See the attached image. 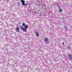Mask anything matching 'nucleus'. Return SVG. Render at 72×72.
<instances>
[{"instance_id":"9d476101","label":"nucleus","mask_w":72,"mask_h":72,"mask_svg":"<svg viewBox=\"0 0 72 72\" xmlns=\"http://www.w3.org/2000/svg\"><path fill=\"white\" fill-rule=\"evenodd\" d=\"M68 49H71V47H70L69 46H68Z\"/></svg>"},{"instance_id":"1a4fd4ad","label":"nucleus","mask_w":72,"mask_h":72,"mask_svg":"<svg viewBox=\"0 0 72 72\" xmlns=\"http://www.w3.org/2000/svg\"><path fill=\"white\" fill-rule=\"evenodd\" d=\"M25 28H28V25H26L25 26Z\"/></svg>"},{"instance_id":"f8f14e48","label":"nucleus","mask_w":72,"mask_h":72,"mask_svg":"<svg viewBox=\"0 0 72 72\" xmlns=\"http://www.w3.org/2000/svg\"><path fill=\"white\" fill-rule=\"evenodd\" d=\"M1 22L0 21V23H1Z\"/></svg>"},{"instance_id":"39448f33","label":"nucleus","mask_w":72,"mask_h":72,"mask_svg":"<svg viewBox=\"0 0 72 72\" xmlns=\"http://www.w3.org/2000/svg\"><path fill=\"white\" fill-rule=\"evenodd\" d=\"M36 35L37 36V37H39V34L38 33V32H37L36 33Z\"/></svg>"},{"instance_id":"7ed1b4c3","label":"nucleus","mask_w":72,"mask_h":72,"mask_svg":"<svg viewBox=\"0 0 72 72\" xmlns=\"http://www.w3.org/2000/svg\"><path fill=\"white\" fill-rule=\"evenodd\" d=\"M21 30H23L24 32H26L27 31V30H26V29L23 28V26H21Z\"/></svg>"},{"instance_id":"f03ea898","label":"nucleus","mask_w":72,"mask_h":72,"mask_svg":"<svg viewBox=\"0 0 72 72\" xmlns=\"http://www.w3.org/2000/svg\"><path fill=\"white\" fill-rule=\"evenodd\" d=\"M44 41L46 42H48V41L49 40V39L46 37H44Z\"/></svg>"},{"instance_id":"6e6552de","label":"nucleus","mask_w":72,"mask_h":72,"mask_svg":"<svg viewBox=\"0 0 72 72\" xmlns=\"http://www.w3.org/2000/svg\"><path fill=\"white\" fill-rule=\"evenodd\" d=\"M59 11L60 12H62V9H59Z\"/></svg>"},{"instance_id":"423d86ee","label":"nucleus","mask_w":72,"mask_h":72,"mask_svg":"<svg viewBox=\"0 0 72 72\" xmlns=\"http://www.w3.org/2000/svg\"><path fill=\"white\" fill-rule=\"evenodd\" d=\"M16 30L17 32H19V28H17Z\"/></svg>"},{"instance_id":"20e7f679","label":"nucleus","mask_w":72,"mask_h":72,"mask_svg":"<svg viewBox=\"0 0 72 72\" xmlns=\"http://www.w3.org/2000/svg\"><path fill=\"white\" fill-rule=\"evenodd\" d=\"M69 58H70V59L71 60H72V55H68Z\"/></svg>"},{"instance_id":"0eeeda50","label":"nucleus","mask_w":72,"mask_h":72,"mask_svg":"<svg viewBox=\"0 0 72 72\" xmlns=\"http://www.w3.org/2000/svg\"><path fill=\"white\" fill-rule=\"evenodd\" d=\"M22 26H26V24H25V23H23L22 24Z\"/></svg>"},{"instance_id":"9b49d317","label":"nucleus","mask_w":72,"mask_h":72,"mask_svg":"<svg viewBox=\"0 0 72 72\" xmlns=\"http://www.w3.org/2000/svg\"><path fill=\"white\" fill-rule=\"evenodd\" d=\"M62 44L63 45H64V42H63Z\"/></svg>"},{"instance_id":"f257e3e1","label":"nucleus","mask_w":72,"mask_h":72,"mask_svg":"<svg viewBox=\"0 0 72 72\" xmlns=\"http://www.w3.org/2000/svg\"><path fill=\"white\" fill-rule=\"evenodd\" d=\"M22 2V5L24 6H27V3H26L25 4V1L23 0H20Z\"/></svg>"}]
</instances>
